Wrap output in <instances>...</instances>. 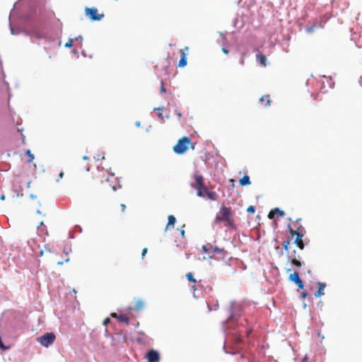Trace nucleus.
<instances>
[{"instance_id": "7c9ffc66", "label": "nucleus", "mask_w": 362, "mask_h": 362, "mask_svg": "<svg viewBox=\"0 0 362 362\" xmlns=\"http://www.w3.org/2000/svg\"><path fill=\"white\" fill-rule=\"evenodd\" d=\"M245 55V54H243L242 58H241V59H240V64H241L242 65H244V64H245L244 58H243V57H244Z\"/></svg>"}, {"instance_id": "ddd939ff", "label": "nucleus", "mask_w": 362, "mask_h": 362, "mask_svg": "<svg viewBox=\"0 0 362 362\" xmlns=\"http://www.w3.org/2000/svg\"><path fill=\"white\" fill-rule=\"evenodd\" d=\"M317 284H318L319 287H318V290L315 293V296L316 297L319 298L324 295V291H325L326 284L325 283H322V282H318Z\"/></svg>"}, {"instance_id": "8fccbe9b", "label": "nucleus", "mask_w": 362, "mask_h": 362, "mask_svg": "<svg viewBox=\"0 0 362 362\" xmlns=\"http://www.w3.org/2000/svg\"><path fill=\"white\" fill-rule=\"evenodd\" d=\"M83 159H84V160H87V159H88V157L85 156H83Z\"/></svg>"}, {"instance_id": "de8ad7c7", "label": "nucleus", "mask_w": 362, "mask_h": 362, "mask_svg": "<svg viewBox=\"0 0 362 362\" xmlns=\"http://www.w3.org/2000/svg\"><path fill=\"white\" fill-rule=\"evenodd\" d=\"M318 336H319L320 337H322V339H324V337H323V336L322 337V335H320V333H318Z\"/></svg>"}, {"instance_id": "5fc2aeb1", "label": "nucleus", "mask_w": 362, "mask_h": 362, "mask_svg": "<svg viewBox=\"0 0 362 362\" xmlns=\"http://www.w3.org/2000/svg\"><path fill=\"white\" fill-rule=\"evenodd\" d=\"M250 331L247 332V335L250 334Z\"/></svg>"}, {"instance_id": "6ab92c4d", "label": "nucleus", "mask_w": 362, "mask_h": 362, "mask_svg": "<svg viewBox=\"0 0 362 362\" xmlns=\"http://www.w3.org/2000/svg\"><path fill=\"white\" fill-rule=\"evenodd\" d=\"M186 277L189 281H192L194 284H196V280L194 279L193 274L191 272H189L186 274Z\"/></svg>"}, {"instance_id": "423d86ee", "label": "nucleus", "mask_w": 362, "mask_h": 362, "mask_svg": "<svg viewBox=\"0 0 362 362\" xmlns=\"http://www.w3.org/2000/svg\"><path fill=\"white\" fill-rule=\"evenodd\" d=\"M85 13L89 17L91 21H100L103 17V13H98V10L96 8H86Z\"/></svg>"}, {"instance_id": "5701e85b", "label": "nucleus", "mask_w": 362, "mask_h": 362, "mask_svg": "<svg viewBox=\"0 0 362 362\" xmlns=\"http://www.w3.org/2000/svg\"><path fill=\"white\" fill-rule=\"evenodd\" d=\"M202 192V196L201 197H205L206 193L209 191L206 185H204V188L200 189Z\"/></svg>"}, {"instance_id": "ea45409f", "label": "nucleus", "mask_w": 362, "mask_h": 362, "mask_svg": "<svg viewBox=\"0 0 362 362\" xmlns=\"http://www.w3.org/2000/svg\"><path fill=\"white\" fill-rule=\"evenodd\" d=\"M63 263H64V262H63L62 261H58V262H57V264H58L59 265H62V264H63Z\"/></svg>"}, {"instance_id": "a211bd4d", "label": "nucleus", "mask_w": 362, "mask_h": 362, "mask_svg": "<svg viewBox=\"0 0 362 362\" xmlns=\"http://www.w3.org/2000/svg\"><path fill=\"white\" fill-rule=\"evenodd\" d=\"M168 222L167 227H168L170 226H174V224L175 223V221H176V218H175V216L173 215H170L168 216Z\"/></svg>"}, {"instance_id": "6e6552de", "label": "nucleus", "mask_w": 362, "mask_h": 362, "mask_svg": "<svg viewBox=\"0 0 362 362\" xmlns=\"http://www.w3.org/2000/svg\"><path fill=\"white\" fill-rule=\"evenodd\" d=\"M146 358L148 362H157L160 359V356L158 351L151 349L146 354Z\"/></svg>"}, {"instance_id": "72a5a7b5", "label": "nucleus", "mask_w": 362, "mask_h": 362, "mask_svg": "<svg viewBox=\"0 0 362 362\" xmlns=\"http://www.w3.org/2000/svg\"><path fill=\"white\" fill-rule=\"evenodd\" d=\"M158 117L161 119H163V115L161 112L158 113Z\"/></svg>"}, {"instance_id": "b1692460", "label": "nucleus", "mask_w": 362, "mask_h": 362, "mask_svg": "<svg viewBox=\"0 0 362 362\" xmlns=\"http://www.w3.org/2000/svg\"><path fill=\"white\" fill-rule=\"evenodd\" d=\"M144 305V303L142 301H138L135 305V308L137 310L141 309Z\"/></svg>"}, {"instance_id": "dca6fc26", "label": "nucleus", "mask_w": 362, "mask_h": 362, "mask_svg": "<svg viewBox=\"0 0 362 362\" xmlns=\"http://www.w3.org/2000/svg\"><path fill=\"white\" fill-rule=\"evenodd\" d=\"M242 186L249 185L251 184L250 177L247 175H244L239 181Z\"/></svg>"}, {"instance_id": "4c0bfd02", "label": "nucleus", "mask_w": 362, "mask_h": 362, "mask_svg": "<svg viewBox=\"0 0 362 362\" xmlns=\"http://www.w3.org/2000/svg\"><path fill=\"white\" fill-rule=\"evenodd\" d=\"M177 115L178 117H182V114L180 112H177Z\"/></svg>"}, {"instance_id": "412c9836", "label": "nucleus", "mask_w": 362, "mask_h": 362, "mask_svg": "<svg viewBox=\"0 0 362 362\" xmlns=\"http://www.w3.org/2000/svg\"><path fill=\"white\" fill-rule=\"evenodd\" d=\"M291 262L297 267H300L302 266L301 262L296 258L293 259Z\"/></svg>"}, {"instance_id": "58836bf2", "label": "nucleus", "mask_w": 362, "mask_h": 362, "mask_svg": "<svg viewBox=\"0 0 362 362\" xmlns=\"http://www.w3.org/2000/svg\"><path fill=\"white\" fill-rule=\"evenodd\" d=\"M63 176H64V173H63V172H61V173H59V177H60V178H62V177H63Z\"/></svg>"}, {"instance_id": "09e8293b", "label": "nucleus", "mask_w": 362, "mask_h": 362, "mask_svg": "<svg viewBox=\"0 0 362 362\" xmlns=\"http://www.w3.org/2000/svg\"><path fill=\"white\" fill-rule=\"evenodd\" d=\"M163 107H159L158 108V110H163Z\"/></svg>"}, {"instance_id": "39448f33", "label": "nucleus", "mask_w": 362, "mask_h": 362, "mask_svg": "<svg viewBox=\"0 0 362 362\" xmlns=\"http://www.w3.org/2000/svg\"><path fill=\"white\" fill-rule=\"evenodd\" d=\"M37 341L40 343V344L45 347H48L52 344L54 343L55 340V335L54 333H46L44 335L38 337L37 339Z\"/></svg>"}, {"instance_id": "f03ea898", "label": "nucleus", "mask_w": 362, "mask_h": 362, "mask_svg": "<svg viewBox=\"0 0 362 362\" xmlns=\"http://www.w3.org/2000/svg\"><path fill=\"white\" fill-rule=\"evenodd\" d=\"M221 222H224L226 226H233L234 219L233 217L232 210L230 207L223 206L218 212L215 218V223H220Z\"/></svg>"}, {"instance_id": "2f4dec72", "label": "nucleus", "mask_w": 362, "mask_h": 362, "mask_svg": "<svg viewBox=\"0 0 362 362\" xmlns=\"http://www.w3.org/2000/svg\"><path fill=\"white\" fill-rule=\"evenodd\" d=\"M301 298H305L307 296V293L305 291L303 292L300 294Z\"/></svg>"}, {"instance_id": "4468645a", "label": "nucleus", "mask_w": 362, "mask_h": 362, "mask_svg": "<svg viewBox=\"0 0 362 362\" xmlns=\"http://www.w3.org/2000/svg\"><path fill=\"white\" fill-rule=\"evenodd\" d=\"M205 197H206L207 199H209L210 200L216 201V200L218 199V194H216V192H214V191H208L206 193Z\"/></svg>"}, {"instance_id": "f8f14e48", "label": "nucleus", "mask_w": 362, "mask_h": 362, "mask_svg": "<svg viewBox=\"0 0 362 362\" xmlns=\"http://www.w3.org/2000/svg\"><path fill=\"white\" fill-rule=\"evenodd\" d=\"M180 53L181 54V58L179 61V66L184 67L187 65V54L185 52L184 49H180Z\"/></svg>"}, {"instance_id": "393cba45", "label": "nucleus", "mask_w": 362, "mask_h": 362, "mask_svg": "<svg viewBox=\"0 0 362 362\" xmlns=\"http://www.w3.org/2000/svg\"><path fill=\"white\" fill-rule=\"evenodd\" d=\"M247 211L249 212V213H255V209L253 206H250L247 207Z\"/></svg>"}, {"instance_id": "79ce46f5", "label": "nucleus", "mask_w": 362, "mask_h": 362, "mask_svg": "<svg viewBox=\"0 0 362 362\" xmlns=\"http://www.w3.org/2000/svg\"><path fill=\"white\" fill-rule=\"evenodd\" d=\"M116 189H117V187H116V186H113V187H112V190H113V191H115Z\"/></svg>"}, {"instance_id": "e433bc0d", "label": "nucleus", "mask_w": 362, "mask_h": 362, "mask_svg": "<svg viewBox=\"0 0 362 362\" xmlns=\"http://www.w3.org/2000/svg\"><path fill=\"white\" fill-rule=\"evenodd\" d=\"M148 250H142V257L145 256Z\"/></svg>"}, {"instance_id": "bb28decb", "label": "nucleus", "mask_w": 362, "mask_h": 362, "mask_svg": "<svg viewBox=\"0 0 362 362\" xmlns=\"http://www.w3.org/2000/svg\"><path fill=\"white\" fill-rule=\"evenodd\" d=\"M289 244H290V240L284 241V249H287Z\"/></svg>"}, {"instance_id": "a18cd8bd", "label": "nucleus", "mask_w": 362, "mask_h": 362, "mask_svg": "<svg viewBox=\"0 0 362 362\" xmlns=\"http://www.w3.org/2000/svg\"><path fill=\"white\" fill-rule=\"evenodd\" d=\"M318 336H319L320 337H322V339H324V337H323V336L322 337V335H320V333H318Z\"/></svg>"}, {"instance_id": "9b49d317", "label": "nucleus", "mask_w": 362, "mask_h": 362, "mask_svg": "<svg viewBox=\"0 0 362 362\" xmlns=\"http://www.w3.org/2000/svg\"><path fill=\"white\" fill-rule=\"evenodd\" d=\"M284 215H285V213L284 211L280 210L278 208H276V209L270 211V212L268 214V218L270 219H273L276 216H284Z\"/></svg>"}, {"instance_id": "cd10ccee", "label": "nucleus", "mask_w": 362, "mask_h": 362, "mask_svg": "<svg viewBox=\"0 0 362 362\" xmlns=\"http://www.w3.org/2000/svg\"><path fill=\"white\" fill-rule=\"evenodd\" d=\"M110 318L107 317V318H105V319L104 320V321H103V325H104L105 326H106V325H107L110 323Z\"/></svg>"}, {"instance_id": "20e7f679", "label": "nucleus", "mask_w": 362, "mask_h": 362, "mask_svg": "<svg viewBox=\"0 0 362 362\" xmlns=\"http://www.w3.org/2000/svg\"><path fill=\"white\" fill-rule=\"evenodd\" d=\"M194 182L191 183V187L197 191V196L202 197V192L200 189L204 188V178L202 175L198 173H194L193 175Z\"/></svg>"}, {"instance_id": "864d4df0", "label": "nucleus", "mask_w": 362, "mask_h": 362, "mask_svg": "<svg viewBox=\"0 0 362 362\" xmlns=\"http://www.w3.org/2000/svg\"><path fill=\"white\" fill-rule=\"evenodd\" d=\"M1 199H4V196L1 197Z\"/></svg>"}, {"instance_id": "473e14b6", "label": "nucleus", "mask_w": 362, "mask_h": 362, "mask_svg": "<svg viewBox=\"0 0 362 362\" xmlns=\"http://www.w3.org/2000/svg\"><path fill=\"white\" fill-rule=\"evenodd\" d=\"M222 52L225 54H228V52H229L228 50L225 47L222 48Z\"/></svg>"}, {"instance_id": "0eeeda50", "label": "nucleus", "mask_w": 362, "mask_h": 362, "mask_svg": "<svg viewBox=\"0 0 362 362\" xmlns=\"http://www.w3.org/2000/svg\"><path fill=\"white\" fill-rule=\"evenodd\" d=\"M288 279L291 281H293L296 283L298 287V288H303L304 286L303 282L299 277L298 272H295L293 274H291L288 276Z\"/></svg>"}, {"instance_id": "9d476101", "label": "nucleus", "mask_w": 362, "mask_h": 362, "mask_svg": "<svg viewBox=\"0 0 362 362\" xmlns=\"http://www.w3.org/2000/svg\"><path fill=\"white\" fill-rule=\"evenodd\" d=\"M110 316L113 318L117 319L119 322H125L127 325H129V318L125 315H118L116 313H112Z\"/></svg>"}, {"instance_id": "a19ab883", "label": "nucleus", "mask_w": 362, "mask_h": 362, "mask_svg": "<svg viewBox=\"0 0 362 362\" xmlns=\"http://www.w3.org/2000/svg\"><path fill=\"white\" fill-rule=\"evenodd\" d=\"M192 288L195 291L197 290L195 284L192 286Z\"/></svg>"}, {"instance_id": "4be33fe9", "label": "nucleus", "mask_w": 362, "mask_h": 362, "mask_svg": "<svg viewBox=\"0 0 362 362\" xmlns=\"http://www.w3.org/2000/svg\"><path fill=\"white\" fill-rule=\"evenodd\" d=\"M73 42H74V39H72V38L69 39V40L65 44V47H72Z\"/></svg>"}, {"instance_id": "49530a36", "label": "nucleus", "mask_w": 362, "mask_h": 362, "mask_svg": "<svg viewBox=\"0 0 362 362\" xmlns=\"http://www.w3.org/2000/svg\"><path fill=\"white\" fill-rule=\"evenodd\" d=\"M318 336H319L320 337H322V339H324V337H323V336L322 337V335H320V333H318Z\"/></svg>"}, {"instance_id": "1a4fd4ad", "label": "nucleus", "mask_w": 362, "mask_h": 362, "mask_svg": "<svg viewBox=\"0 0 362 362\" xmlns=\"http://www.w3.org/2000/svg\"><path fill=\"white\" fill-rule=\"evenodd\" d=\"M323 24L321 21H317L313 23L310 25H308L305 28V31L308 33H312L315 31L316 29L322 28Z\"/></svg>"}, {"instance_id": "a878e982", "label": "nucleus", "mask_w": 362, "mask_h": 362, "mask_svg": "<svg viewBox=\"0 0 362 362\" xmlns=\"http://www.w3.org/2000/svg\"><path fill=\"white\" fill-rule=\"evenodd\" d=\"M120 208H121V211L122 213H124L127 207H126V205L124 204H120Z\"/></svg>"}, {"instance_id": "c756f323", "label": "nucleus", "mask_w": 362, "mask_h": 362, "mask_svg": "<svg viewBox=\"0 0 362 362\" xmlns=\"http://www.w3.org/2000/svg\"><path fill=\"white\" fill-rule=\"evenodd\" d=\"M160 92L163 93H165L166 92V90H165L163 84H162V86H161Z\"/></svg>"}, {"instance_id": "3c124183", "label": "nucleus", "mask_w": 362, "mask_h": 362, "mask_svg": "<svg viewBox=\"0 0 362 362\" xmlns=\"http://www.w3.org/2000/svg\"><path fill=\"white\" fill-rule=\"evenodd\" d=\"M202 249H203V250L206 249V246L203 245V246H202Z\"/></svg>"}, {"instance_id": "37998d69", "label": "nucleus", "mask_w": 362, "mask_h": 362, "mask_svg": "<svg viewBox=\"0 0 362 362\" xmlns=\"http://www.w3.org/2000/svg\"><path fill=\"white\" fill-rule=\"evenodd\" d=\"M211 251L215 252H223V250H211Z\"/></svg>"}, {"instance_id": "aec40b11", "label": "nucleus", "mask_w": 362, "mask_h": 362, "mask_svg": "<svg viewBox=\"0 0 362 362\" xmlns=\"http://www.w3.org/2000/svg\"><path fill=\"white\" fill-rule=\"evenodd\" d=\"M25 153L29 157L28 162V163L32 162L34 159V155L31 153V151L30 150H28Z\"/></svg>"}, {"instance_id": "2eb2a0df", "label": "nucleus", "mask_w": 362, "mask_h": 362, "mask_svg": "<svg viewBox=\"0 0 362 362\" xmlns=\"http://www.w3.org/2000/svg\"><path fill=\"white\" fill-rule=\"evenodd\" d=\"M256 58H257V60L259 62L260 65H262L263 66H265L267 65V57H266V56H264L263 54H257L256 55Z\"/></svg>"}, {"instance_id": "c85d7f7f", "label": "nucleus", "mask_w": 362, "mask_h": 362, "mask_svg": "<svg viewBox=\"0 0 362 362\" xmlns=\"http://www.w3.org/2000/svg\"><path fill=\"white\" fill-rule=\"evenodd\" d=\"M302 362H313V361H309V358H308V355H305L303 360H302Z\"/></svg>"}, {"instance_id": "f257e3e1", "label": "nucleus", "mask_w": 362, "mask_h": 362, "mask_svg": "<svg viewBox=\"0 0 362 362\" xmlns=\"http://www.w3.org/2000/svg\"><path fill=\"white\" fill-rule=\"evenodd\" d=\"M300 221L301 218H298L296 222L293 223V226H289L288 228L291 239H293V243L300 249H303L305 245L303 241V237L305 233V229L299 224V221Z\"/></svg>"}, {"instance_id": "c9c22d12", "label": "nucleus", "mask_w": 362, "mask_h": 362, "mask_svg": "<svg viewBox=\"0 0 362 362\" xmlns=\"http://www.w3.org/2000/svg\"><path fill=\"white\" fill-rule=\"evenodd\" d=\"M180 233H181L182 237H185V230L184 229H181L180 230Z\"/></svg>"}, {"instance_id": "f704fd0d", "label": "nucleus", "mask_w": 362, "mask_h": 362, "mask_svg": "<svg viewBox=\"0 0 362 362\" xmlns=\"http://www.w3.org/2000/svg\"><path fill=\"white\" fill-rule=\"evenodd\" d=\"M236 343H239L241 341V338L240 337H236L235 339Z\"/></svg>"}, {"instance_id": "603ef678", "label": "nucleus", "mask_w": 362, "mask_h": 362, "mask_svg": "<svg viewBox=\"0 0 362 362\" xmlns=\"http://www.w3.org/2000/svg\"><path fill=\"white\" fill-rule=\"evenodd\" d=\"M69 260V258H66V259H65V262H68Z\"/></svg>"}, {"instance_id": "f3484780", "label": "nucleus", "mask_w": 362, "mask_h": 362, "mask_svg": "<svg viewBox=\"0 0 362 362\" xmlns=\"http://www.w3.org/2000/svg\"><path fill=\"white\" fill-rule=\"evenodd\" d=\"M259 101L261 103H264L265 102V104H264V106L265 107H269L271 105V99H270V96L269 95H263L260 99H259Z\"/></svg>"}, {"instance_id": "c03bdc74", "label": "nucleus", "mask_w": 362, "mask_h": 362, "mask_svg": "<svg viewBox=\"0 0 362 362\" xmlns=\"http://www.w3.org/2000/svg\"><path fill=\"white\" fill-rule=\"evenodd\" d=\"M43 252H44L43 250H40V256L43 255Z\"/></svg>"}, {"instance_id": "7ed1b4c3", "label": "nucleus", "mask_w": 362, "mask_h": 362, "mask_svg": "<svg viewBox=\"0 0 362 362\" xmlns=\"http://www.w3.org/2000/svg\"><path fill=\"white\" fill-rule=\"evenodd\" d=\"M189 146L192 149L194 148V146L191 144L190 139L184 136L178 140L177 144L174 146L173 150L177 154H182L188 149Z\"/></svg>"}]
</instances>
